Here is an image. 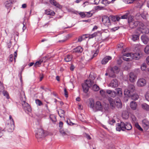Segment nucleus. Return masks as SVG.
<instances>
[{
    "instance_id": "obj_1",
    "label": "nucleus",
    "mask_w": 149,
    "mask_h": 149,
    "mask_svg": "<svg viewBox=\"0 0 149 149\" xmlns=\"http://www.w3.org/2000/svg\"><path fill=\"white\" fill-rule=\"evenodd\" d=\"M90 77L91 79L86 80L82 85L83 91L86 93L88 92L89 88L91 87L94 84L93 80L95 79V77L91 74H90Z\"/></svg>"
},
{
    "instance_id": "obj_2",
    "label": "nucleus",
    "mask_w": 149,
    "mask_h": 149,
    "mask_svg": "<svg viewBox=\"0 0 149 149\" xmlns=\"http://www.w3.org/2000/svg\"><path fill=\"white\" fill-rule=\"evenodd\" d=\"M23 96L24 98H22V104L23 106V109H24L25 111L27 112H31V109L29 105L26 102L25 100L26 97L24 93H23Z\"/></svg>"
},
{
    "instance_id": "obj_3",
    "label": "nucleus",
    "mask_w": 149,
    "mask_h": 149,
    "mask_svg": "<svg viewBox=\"0 0 149 149\" xmlns=\"http://www.w3.org/2000/svg\"><path fill=\"white\" fill-rule=\"evenodd\" d=\"M135 89L134 86L132 84L128 86V88L125 89L124 90V94L127 96H131V93H133Z\"/></svg>"
},
{
    "instance_id": "obj_4",
    "label": "nucleus",
    "mask_w": 149,
    "mask_h": 149,
    "mask_svg": "<svg viewBox=\"0 0 149 149\" xmlns=\"http://www.w3.org/2000/svg\"><path fill=\"white\" fill-rule=\"evenodd\" d=\"M45 135L43 130L41 128L37 129L36 133V136L38 139L44 138Z\"/></svg>"
},
{
    "instance_id": "obj_5",
    "label": "nucleus",
    "mask_w": 149,
    "mask_h": 149,
    "mask_svg": "<svg viewBox=\"0 0 149 149\" xmlns=\"http://www.w3.org/2000/svg\"><path fill=\"white\" fill-rule=\"evenodd\" d=\"M128 23L130 27L132 29H133L136 28L137 26H139L141 22L138 21H135L132 19L130 21L129 18Z\"/></svg>"
},
{
    "instance_id": "obj_6",
    "label": "nucleus",
    "mask_w": 149,
    "mask_h": 149,
    "mask_svg": "<svg viewBox=\"0 0 149 149\" xmlns=\"http://www.w3.org/2000/svg\"><path fill=\"white\" fill-rule=\"evenodd\" d=\"M103 106L101 102L97 101L95 102L93 110L95 111H102L103 109Z\"/></svg>"
},
{
    "instance_id": "obj_7",
    "label": "nucleus",
    "mask_w": 149,
    "mask_h": 149,
    "mask_svg": "<svg viewBox=\"0 0 149 149\" xmlns=\"http://www.w3.org/2000/svg\"><path fill=\"white\" fill-rule=\"evenodd\" d=\"M139 30L142 33H149L148 29L141 22L140 24Z\"/></svg>"
},
{
    "instance_id": "obj_8",
    "label": "nucleus",
    "mask_w": 149,
    "mask_h": 149,
    "mask_svg": "<svg viewBox=\"0 0 149 149\" xmlns=\"http://www.w3.org/2000/svg\"><path fill=\"white\" fill-rule=\"evenodd\" d=\"M102 21L103 24L107 26H109L111 25L109 17L107 16H104L102 17Z\"/></svg>"
},
{
    "instance_id": "obj_9",
    "label": "nucleus",
    "mask_w": 149,
    "mask_h": 149,
    "mask_svg": "<svg viewBox=\"0 0 149 149\" xmlns=\"http://www.w3.org/2000/svg\"><path fill=\"white\" fill-rule=\"evenodd\" d=\"M125 125L126 123L123 122H121L120 124L119 123H117L116 130L119 131H120L121 130L124 131L125 129Z\"/></svg>"
},
{
    "instance_id": "obj_10",
    "label": "nucleus",
    "mask_w": 149,
    "mask_h": 149,
    "mask_svg": "<svg viewBox=\"0 0 149 149\" xmlns=\"http://www.w3.org/2000/svg\"><path fill=\"white\" fill-rule=\"evenodd\" d=\"M123 59L126 61H129L132 60L131 53L124 54L122 56Z\"/></svg>"
},
{
    "instance_id": "obj_11",
    "label": "nucleus",
    "mask_w": 149,
    "mask_h": 149,
    "mask_svg": "<svg viewBox=\"0 0 149 149\" xmlns=\"http://www.w3.org/2000/svg\"><path fill=\"white\" fill-rule=\"evenodd\" d=\"M146 80L143 78L139 79L137 81V84L138 86L142 87L146 85Z\"/></svg>"
},
{
    "instance_id": "obj_12",
    "label": "nucleus",
    "mask_w": 149,
    "mask_h": 149,
    "mask_svg": "<svg viewBox=\"0 0 149 149\" xmlns=\"http://www.w3.org/2000/svg\"><path fill=\"white\" fill-rule=\"evenodd\" d=\"M7 126L10 129L11 131L14 129L15 124L13 118L10 120H8Z\"/></svg>"
},
{
    "instance_id": "obj_13",
    "label": "nucleus",
    "mask_w": 149,
    "mask_h": 149,
    "mask_svg": "<svg viewBox=\"0 0 149 149\" xmlns=\"http://www.w3.org/2000/svg\"><path fill=\"white\" fill-rule=\"evenodd\" d=\"M136 18L138 20H142V19L144 20H146V15L144 13L141 14H137L135 16Z\"/></svg>"
},
{
    "instance_id": "obj_14",
    "label": "nucleus",
    "mask_w": 149,
    "mask_h": 149,
    "mask_svg": "<svg viewBox=\"0 0 149 149\" xmlns=\"http://www.w3.org/2000/svg\"><path fill=\"white\" fill-rule=\"evenodd\" d=\"M118 86V83L117 80L116 79L112 80L109 84V86L113 88L116 87Z\"/></svg>"
},
{
    "instance_id": "obj_15",
    "label": "nucleus",
    "mask_w": 149,
    "mask_h": 149,
    "mask_svg": "<svg viewBox=\"0 0 149 149\" xmlns=\"http://www.w3.org/2000/svg\"><path fill=\"white\" fill-rule=\"evenodd\" d=\"M131 58L135 60H138L140 59L142 56V54H140L139 53H135L134 54H131Z\"/></svg>"
},
{
    "instance_id": "obj_16",
    "label": "nucleus",
    "mask_w": 149,
    "mask_h": 149,
    "mask_svg": "<svg viewBox=\"0 0 149 149\" xmlns=\"http://www.w3.org/2000/svg\"><path fill=\"white\" fill-rule=\"evenodd\" d=\"M137 78L136 76L133 72H131L129 74V80L131 82H134Z\"/></svg>"
},
{
    "instance_id": "obj_17",
    "label": "nucleus",
    "mask_w": 149,
    "mask_h": 149,
    "mask_svg": "<svg viewBox=\"0 0 149 149\" xmlns=\"http://www.w3.org/2000/svg\"><path fill=\"white\" fill-rule=\"evenodd\" d=\"M49 2L51 4L59 8H62V6L55 0H50Z\"/></svg>"
},
{
    "instance_id": "obj_18",
    "label": "nucleus",
    "mask_w": 149,
    "mask_h": 149,
    "mask_svg": "<svg viewBox=\"0 0 149 149\" xmlns=\"http://www.w3.org/2000/svg\"><path fill=\"white\" fill-rule=\"evenodd\" d=\"M111 59V57L110 56H106L102 61L101 63L102 64H106L109 60Z\"/></svg>"
},
{
    "instance_id": "obj_19",
    "label": "nucleus",
    "mask_w": 149,
    "mask_h": 149,
    "mask_svg": "<svg viewBox=\"0 0 149 149\" xmlns=\"http://www.w3.org/2000/svg\"><path fill=\"white\" fill-rule=\"evenodd\" d=\"M114 105L118 108H122V104L119 99H118L117 100L115 103Z\"/></svg>"
},
{
    "instance_id": "obj_20",
    "label": "nucleus",
    "mask_w": 149,
    "mask_h": 149,
    "mask_svg": "<svg viewBox=\"0 0 149 149\" xmlns=\"http://www.w3.org/2000/svg\"><path fill=\"white\" fill-rule=\"evenodd\" d=\"M141 39L144 44H147L149 41L148 38L146 35H143L141 37Z\"/></svg>"
},
{
    "instance_id": "obj_21",
    "label": "nucleus",
    "mask_w": 149,
    "mask_h": 149,
    "mask_svg": "<svg viewBox=\"0 0 149 149\" xmlns=\"http://www.w3.org/2000/svg\"><path fill=\"white\" fill-rule=\"evenodd\" d=\"M137 104L136 102L134 101H132L130 103V107L131 109L134 110L136 109Z\"/></svg>"
},
{
    "instance_id": "obj_22",
    "label": "nucleus",
    "mask_w": 149,
    "mask_h": 149,
    "mask_svg": "<svg viewBox=\"0 0 149 149\" xmlns=\"http://www.w3.org/2000/svg\"><path fill=\"white\" fill-rule=\"evenodd\" d=\"M142 124L143 126L146 128L149 127V122L148 120L144 119L142 122Z\"/></svg>"
},
{
    "instance_id": "obj_23",
    "label": "nucleus",
    "mask_w": 149,
    "mask_h": 149,
    "mask_svg": "<svg viewBox=\"0 0 149 149\" xmlns=\"http://www.w3.org/2000/svg\"><path fill=\"white\" fill-rule=\"evenodd\" d=\"M45 13L47 15H54L55 14L54 12L49 9H47L45 10Z\"/></svg>"
},
{
    "instance_id": "obj_24",
    "label": "nucleus",
    "mask_w": 149,
    "mask_h": 149,
    "mask_svg": "<svg viewBox=\"0 0 149 149\" xmlns=\"http://www.w3.org/2000/svg\"><path fill=\"white\" fill-rule=\"evenodd\" d=\"M83 51V49L80 46H78L73 49V52L76 53H81Z\"/></svg>"
},
{
    "instance_id": "obj_25",
    "label": "nucleus",
    "mask_w": 149,
    "mask_h": 149,
    "mask_svg": "<svg viewBox=\"0 0 149 149\" xmlns=\"http://www.w3.org/2000/svg\"><path fill=\"white\" fill-rule=\"evenodd\" d=\"M110 19H111L112 21L115 22L116 21H119L120 19V18L118 16H110L109 17Z\"/></svg>"
},
{
    "instance_id": "obj_26",
    "label": "nucleus",
    "mask_w": 149,
    "mask_h": 149,
    "mask_svg": "<svg viewBox=\"0 0 149 149\" xmlns=\"http://www.w3.org/2000/svg\"><path fill=\"white\" fill-rule=\"evenodd\" d=\"M108 100L110 103V105L111 107V108L113 109L115 108L114 104L115 102H114L113 101V100L111 98H109Z\"/></svg>"
},
{
    "instance_id": "obj_27",
    "label": "nucleus",
    "mask_w": 149,
    "mask_h": 149,
    "mask_svg": "<svg viewBox=\"0 0 149 149\" xmlns=\"http://www.w3.org/2000/svg\"><path fill=\"white\" fill-rule=\"evenodd\" d=\"M112 72H114L116 73H118L119 71L120 70L116 66H114L111 68L110 69Z\"/></svg>"
},
{
    "instance_id": "obj_28",
    "label": "nucleus",
    "mask_w": 149,
    "mask_h": 149,
    "mask_svg": "<svg viewBox=\"0 0 149 149\" xmlns=\"http://www.w3.org/2000/svg\"><path fill=\"white\" fill-rule=\"evenodd\" d=\"M59 116L61 118H64L65 112L64 110L61 109L58 111Z\"/></svg>"
},
{
    "instance_id": "obj_29",
    "label": "nucleus",
    "mask_w": 149,
    "mask_h": 149,
    "mask_svg": "<svg viewBox=\"0 0 149 149\" xmlns=\"http://www.w3.org/2000/svg\"><path fill=\"white\" fill-rule=\"evenodd\" d=\"M142 108L146 111H149V105L146 103H143L141 105Z\"/></svg>"
},
{
    "instance_id": "obj_30",
    "label": "nucleus",
    "mask_w": 149,
    "mask_h": 149,
    "mask_svg": "<svg viewBox=\"0 0 149 149\" xmlns=\"http://www.w3.org/2000/svg\"><path fill=\"white\" fill-rule=\"evenodd\" d=\"M72 57L71 55H67L65 57L64 60L67 62H69L71 61Z\"/></svg>"
},
{
    "instance_id": "obj_31",
    "label": "nucleus",
    "mask_w": 149,
    "mask_h": 149,
    "mask_svg": "<svg viewBox=\"0 0 149 149\" xmlns=\"http://www.w3.org/2000/svg\"><path fill=\"white\" fill-rule=\"evenodd\" d=\"M116 90L117 91V95L119 97H121L122 95V89L120 88H118L116 89Z\"/></svg>"
},
{
    "instance_id": "obj_32",
    "label": "nucleus",
    "mask_w": 149,
    "mask_h": 149,
    "mask_svg": "<svg viewBox=\"0 0 149 149\" xmlns=\"http://www.w3.org/2000/svg\"><path fill=\"white\" fill-rule=\"evenodd\" d=\"M50 118L52 122L54 123L56 121V116L54 115H51L50 116Z\"/></svg>"
},
{
    "instance_id": "obj_33",
    "label": "nucleus",
    "mask_w": 149,
    "mask_h": 149,
    "mask_svg": "<svg viewBox=\"0 0 149 149\" xmlns=\"http://www.w3.org/2000/svg\"><path fill=\"white\" fill-rule=\"evenodd\" d=\"M87 34L83 35L82 36H79L78 38L77 42H81L84 39H85L86 38H87L88 37H86V36H85L84 38V36H87Z\"/></svg>"
},
{
    "instance_id": "obj_34",
    "label": "nucleus",
    "mask_w": 149,
    "mask_h": 149,
    "mask_svg": "<svg viewBox=\"0 0 149 149\" xmlns=\"http://www.w3.org/2000/svg\"><path fill=\"white\" fill-rule=\"evenodd\" d=\"M12 3V1L10 0H9V1H6L5 3L6 7L8 8L11 6V4Z\"/></svg>"
},
{
    "instance_id": "obj_35",
    "label": "nucleus",
    "mask_w": 149,
    "mask_h": 149,
    "mask_svg": "<svg viewBox=\"0 0 149 149\" xmlns=\"http://www.w3.org/2000/svg\"><path fill=\"white\" fill-rule=\"evenodd\" d=\"M125 130H131L132 127L131 124L129 123H126V125H125Z\"/></svg>"
},
{
    "instance_id": "obj_36",
    "label": "nucleus",
    "mask_w": 149,
    "mask_h": 149,
    "mask_svg": "<svg viewBox=\"0 0 149 149\" xmlns=\"http://www.w3.org/2000/svg\"><path fill=\"white\" fill-rule=\"evenodd\" d=\"M43 61L41 60H40L39 61H37L34 64V66L37 68L38 67H39L41 63Z\"/></svg>"
},
{
    "instance_id": "obj_37",
    "label": "nucleus",
    "mask_w": 149,
    "mask_h": 149,
    "mask_svg": "<svg viewBox=\"0 0 149 149\" xmlns=\"http://www.w3.org/2000/svg\"><path fill=\"white\" fill-rule=\"evenodd\" d=\"M114 72H112L111 70H109V75L110 77L114 78L116 77V75L115 74Z\"/></svg>"
},
{
    "instance_id": "obj_38",
    "label": "nucleus",
    "mask_w": 149,
    "mask_h": 149,
    "mask_svg": "<svg viewBox=\"0 0 149 149\" xmlns=\"http://www.w3.org/2000/svg\"><path fill=\"white\" fill-rule=\"evenodd\" d=\"M60 133L62 134L63 136H65L66 135H68V133H69V132L68 131H65L63 130L60 129Z\"/></svg>"
},
{
    "instance_id": "obj_39",
    "label": "nucleus",
    "mask_w": 149,
    "mask_h": 149,
    "mask_svg": "<svg viewBox=\"0 0 149 149\" xmlns=\"http://www.w3.org/2000/svg\"><path fill=\"white\" fill-rule=\"evenodd\" d=\"M92 87V89L94 91H96L99 90V87L96 84H93Z\"/></svg>"
},
{
    "instance_id": "obj_40",
    "label": "nucleus",
    "mask_w": 149,
    "mask_h": 149,
    "mask_svg": "<svg viewBox=\"0 0 149 149\" xmlns=\"http://www.w3.org/2000/svg\"><path fill=\"white\" fill-rule=\"evenodd\" d=\"M130 96H131V98L134 100H137L139 97V95L136 94H134L133 95H131Z\"/></svg>"
},
{
    "instance_id": "obj_41",
    "label": "nucleus",
    "mask_w": 149,
    "mask_h": 149,
    "mask_svg": "<svg viewBox=\"0 0 149 149\" xmlns=\"http://www.w3.org/2000/svg\"><path fill=\"white\" fill-rule=\"evenodd\" d=\"M139 34L134 35L132 36V40L134 41H135L139 38Z\"/></svg>"
},
{
    "instance_id": "obj_42",
    "label": "nucleus",
    "mask_w": 149,
    "mask_h": 149,
    "mask_svg": "<svg viewBox=\"0 0 149 149\" xmlns=\"http://www.w3.org/2000/svg\"><path fill=\"white\" fill-rule=\"evenodd\" d=\"M136 1L137 4V7L140 8H141L143 5V3L141 1L138 2Z\"/></svg>"
},
{
    "instance_id": "obj_43",
    "label": "nucleus",
    "mask_w": 149,
    "mask_h": 149,
    "mask_svg": "<svg viewBox=\"0 0 149 149\" xmlns=\"http://www.w3.org/2000/svg\"><path fill=\"white\" fill-rule=\"evenodd\" d=\"M89 104L90 106V107L92 108H93V109L95 107V103L94 101L93 100L91 101H90L89 102Z\"/></svg>"
},
{
    "instance_id": "obj_44",
    "label": "nucleus",
    "mask_w": 149,
    "mask_h": 149,
    "mask_svg": "<svg viewBox=\"0 0 149 149\" xmlns=\"http://www.w3.org/2000/svg\"><path fill=\"white\" fill-rule=\"evenodd\" d=\"M134 125L135 127L138 129L139 130L142 131L143 130L142 129L141 127V126L139 125L138 123H135L134 124Z\"/></svg>"
},
{
    "instance_id": "obj_45",
    "label": "nucleus",
    "mask_w": 149,
    "mask_h": 149,
    "mask_svg": "<svg viewBox=\"0 0 149 149\" xmlns=\"http://www.w3.org/2000/svg\"><path fill=\"white\" fill-rule=\"evenodd\" d=\"M145 52L148 54L149 53V45H147L145 47L144 50Z\"/></svg>"
},
{
    "instance_id": "obj_46",
    "label": "nucleus",
    "mask_w": 149,
    "mask_h": 149,
    "mask_svg": "<svg viewBox=\"0 0 149 149\" xmlns=\"http://www.w3.org/2000/svg\"><path fill=\"white\" fill-rule=\"evenodd\" d=\"M101 3L104 4L105 6H106L107 5L109 4L110 2L107 0H103Z\"/></svg>"
},
{
    "instance_id": "obj_47",
    "label": "nucleus",
    "mask_w": 149,
    "mask_h": 149,
    "mask_svg": "<svg viewBox=\"0 0 149 149\" xmlns=\"http://www.w3.org/2000/svg\"><path fill=\"white\" fill-rule=\"evenodd\" d=\"M3 91V95L4 96H6V97L7 99H9V97L8 93L7 92V91H4V90L3 91Z\"/></svg>"
},
{
    "instance_id": "obj_48",
    "label": "nucleus",
    "mask_w": 149,
    "mask_h": 149,
    "mask_svg": "<svg viewBox=\"0 0 149 149\" xmlns=\"http://www.w3.org/2000/svg\"><path fill=\"white\" fill-rule=\"evenodd\" d=\"M136 0H125V2L127 4H131L133 3L134 1H136Z\"/></svg>"
},
{
    "instance_id": "obj_49",
    "label": "nucleus",
    "mask_w": 149,
    "mask_h": 149,
    "mask_svg": "<svg viewBox=\"0 0 149 149\" xmlns=\"http://www.w3.org/2000/svg\"><path fill=\"white\" fill-rule=\"evenodd\" d=\"M36 103L39 106H41L42 105V102L38 99H36Z\"/></svg>"
},
{
    "instance_id": "obj_50",
    "label": "nucleus",
    "mask_w": 149,
    "mask_h": 149,
    "mask_svg": "<svg viewBox=\"0 0 149 149\" xmlns=\"http://www.w3.org/2000/svg\"><path fill=\"white\" fill-rule=\"evenodd\" d=\"M87 36H88V37L89 38H92L94 37H95L97 35V33H94L90 35V34H87Z\"/></svg>"
},
{
    "instance_id": "obj_51",
    "label": "nucleus",
    "mask_w": 149,
    "mask_h": 149,
    "mask_svg": "<svg viewBox=\"0 0 149 149\" xmlns=\"http://www.w3.org/2000/svg\"><path fill=\"white\" fill-rule=\"evenodd\" d=\"M116 123V121L114 119H110L109 121V123L111 125H113V123Z\"/></svg>"
},
{
    "instance_id": "obj_52",
    "label": "nucleus",
    "mask_w": 149,
    "mask_h": 149,
    "mask_svg": "<svg viewBox=\"0 0 149 149\" xmlns=\"http://www.w3.org/2000/svg\"><path fill=\"white\" fill-rule=\"evenodd\" d=\"M117 95L116 92L114 91L112 92L110 95H109L111 97H114Z\"/></svg>"
},
{
    "instance_id": "obj_53",
    "label": "nucleus",
    "mask_w": 149,
    "mask_h": 149,
    "mask_svg": "<svg viewBox=\"0 0 149 149\" xmlns=\"http://www.w3.org/2000/svg\"><path fill=\"white\" fill-rule=\"evenodd\" d=\"M100 93L101 96L103 97H105L106 96L105 92L103 90H100Z\"/></svg>"
},
{
    "instance_id": "obj_54",
    "label": "nucleus",
    "mask_w": 149,
    "mask_h": 149,
    "mask_svg": "<svg viewBox=\"0 0 149 149\" xmlns=\"http://www.w3.org/2000/svg\"><path fill=\"white\" fill-rule=\"evenodd\" d=\"M128 14L127 13H126L124 15L122 16L120 18L122 19H127L128 17Z\"/></svg>"
},
{
    "instance_id": "obj_55",
    "label": "nucleus",
    "mask_w": 149,
    "mask_h": 149,
    "mask_svg": "<svg viewBox=\"0 0 149 149\" xmlns=\"http://www.w3.org/2000/svg\"><path fill=\"white\" fill-rule=\"evenodd\" d=\"M145 97L146 100L149 102V92L146 93Z\"/></svg>"
},
{
    "instance_id": "obj_56",
    "label": "nucleus",
    "mask_w": 149,
    "mask_h": 149,
    "mask_svg": "<svg viewBox=\"0 0 149 149\" xmlns=\"http://www.w3.org/2000/svg\"><path fill=\"white\" fill-rule=\"evenodd\" d=\"M4 90V87H3V85L1 83V81H0V92H1L3 91Z\"/></svg>"
},
{
    "instance_id": "obj_57",
    "label": "nucleus",
    "mask_w": 149,
    "mask_h": 149,
    "mask_svg": "<svg viewBox=\"0 0 149 149\" xmlns=\"http://www.w3.org/2000/svg\"><path fill=\"white\" fill-rule=\"evenodd\" d=\"M79 15L82 18H84L86 16V15L84 12H80L79 13Z\"/></svg>"
},
{
    "instance_id": "obj_58",
    "label": "nucleus",
    "mask_w": 149,
    "mask_h": 149,
    "mask_svg": "<svg viewBox=\"0 0 149 149\" xmlns=\"http://www.w3.org/2000/svg\"><path fill=\"white\" fill-rule=\"evenodd\" d=\"M132 121L134 123V124H135V123H137L136 121V118L134 116H132Z\"/></svg>"
},
{
    "instance_id": "obj_59",
    "label": "nucleus",
    "mask_w": 149,
    "mask_h": 149,
    "mask_svg": "<svg viewBox=\"0 0 149 149\" xmlns=\"http://www.w3.org/2000/svg\"><path fill=\"white\" fill-rule=\"evenodd\" d=\"M64 94L65 97H68V93L66 88H65L64 89Z\"/></svg>"
},
{
    "instance_id": "obj_60",
    "label": "nucleus",
    "mask_w": 149,
    "mask_h": 149,
    "mask_svg": "<svg viewBox=\"0 0 149 149\" xmlns=\"http://www.w3.org/2000/svg\"><path fill=\"white\" fill-rule=\"evenodd\" d=\"M146 68V64L145 63H143L142 64V66L141 67V69L142 70H144Z\"/></svg>"
},
{
    "instance_id": "obj_61",
    "label": "nucleus",
    "mask_w": 149,
    "mask_h": 149,
    "mask_svg": "<svg viewBox=\"0 0 149 149\" xmlns=\"http://www.w3.org/2000/svg\"><path fill=\"white\" fill-rule=\"evenodd\" d=\"M67 123L68 125H73L74 124L73 123L70 121V119H68L67 121Z\"/></svg>"
},
{
    "instance_id": "obj_62",
    "label": "nucleus",
    "mask_w": 149,
    "mask_h": 149,
    "mask_svg": "<svg viewBox=\"0 0 149 149\" xmlns=\"http://www.w3.org/2000/svg\"><path fill=\"white\" fill-rule=\"evenodd\" d=\"M92 15V13H91L90 12H88L87 13V14L86 15V16L87 17H91Z\"/></svg>"
},
{
    "instance_id": "obj_63",
    "label": "nucleus",
    "mask_w": 149,
    "mask_h": 149,
    "mask_svg": "<svg viewBox=\"0 0 149 149\" xmlns=\"http://www.w3.org/2000/svg\"><path fill=\"white\" fill-rule=\"evenodd\" d=\"M85 137L88 140H90L91 139V138L90 136L86 133L85 134Z\"/></svg>"
},
{
    "instance_id": "obj_64",
    "label": "nucleus",
    "mask_w": 149,
    "mask_h": 149,
    "mask_svg": "<svg viewBox=\"0 0 149 149\" xmlns=\"http://www.w3.org/2000/svg\"><path fill=\"white\" fill-rule=\"evenodd\" d=\"M13 56L12 54H10V59L9 60L11 61L12 62L13 60Z\"/></svg>"
}]
</instances>
